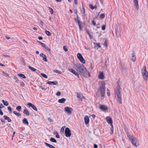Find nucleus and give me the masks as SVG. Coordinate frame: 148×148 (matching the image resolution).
<instances>
[{"label":"nucleus","instance_id":"f257e3e1","mask_svg":"<svg viewBox=\"0 0 148 148\" xmlns=\"http://www.w3.org/2000/svg\"><path fill=\"white\" fill-rule=\"evenodd\" d=\"M74 67L76 70L79 72L80 74L85 77H88V75L89 77H90V73L86 69L84 65L80 64H75Z\"/></svg>","mask_w":148,"mask_h":148},{"label":"nucleus","instance_id":"f03ea898","mask_svg":"<svg viewBox=\"0 0 148 148\" xmlns=\"http://www.w3.org/2000/svg\"><path fill=\"white\" fill-rule=\"evenodd\" d=\"M100 89L101 92V97H103L102 99H103L104 97L105 92V83L104 82H101L100 86Z\"/></svg>","mask_w":148,"mask_h":148},{"label":"nucleus","instance_id":"7ed1b4c3","mask_svg":"<svg viewBox=\"0 0 148 148\" xmlns=\"http://www.w3.org/2000/svg\"><path fill=\"white\" fill-rule=\"evenodd\" d=\"M131 141L132 145L135 147H137L139 145V140L135 138H134Z\"/></svg>","mask_w":148,"mask_h":148},{"label":"nucleus","instance_id":"20e7f679","mask_svg":"<svg viewBox=\"0 0 148 148\" xmlns=\"http://www.w3.org/2000/svg\"><path fill=\"white\" fill-rule=\"evenodd\" d=\"M65 133L66 137H69L71 136V131L69 128L66 127L65 129Z\"/></svg>","mask_w":148,"mask_h":148},{"label":"nucleus","instance_id":"39448f33","mask_svg":"<svg viewBox=\"0 0 148 148\" xmlns=\"http://www.w3.org/2000/svg\"><path fill=\"white\" fill-rule=\"evenodd\" d=\"M77 56L78 59L81 62H82L83 64H84L85 63L84 59L80 53H78L77 55Z\"/></svg>","mask_w":148,"mask_h":148},{"label":"nucleus","instance_id":"423d86ee","mask_svg":"<svg viewBox=\"0 0 148 148\" xmlns=\"http://www.w3.org/2000/svg\"><path fill=\"white\" fill-rule=\"evenodd\" d=\"M142 72L143 76V77L145 78L146 75L147 73V71L146 68L145 66H144L143 68L142 69Z\"/></svg>","mask_w":148,"mask_h":148},{"label":"nucleus","instance_id":"0eeeda50","mask_svg":"<svg viewBox=\"0 0 148 148\" xmlns=\"http://www.w3.org/2000/svg\"><path fill=\"white\" fill-rule=\"evenodd\" d=\"M64 109L66 112L69 114H71L72 111L73 110V109L69 107H65Z\"/></svg>","mask_w":148,"mask_h":148},{"label":"nucleus","instance_id":"6e6552de","mask_svg":"<svg viewBox=\"0 0 148 148\" xmlns=\"http://www.w3.org/2000/svg\"><path fill=\"white\" fill-rule=\"evenodd\" d=\"M68 70L69 71L73 73L77 77H79V76L78 73L74 69H73L68 68Z\"/></svg>","mask_w":148,"mask_h":148},{"label":"nucleus","instance_id":"1a4fd4ad","mask_svg":"<svg viewBox=\"0 0 148 148\" xmlns=\"http://www.w3.org/2000/svg\"><path fill=\"white\" fill-rule=\"evenodd\" d=\"M27 104L29 106V107H31L35 111H37V108L32 103H27Z\"/></svg>","mask_w":148,"mask_h":148},{"label":"nucleus","instance_id":"9d476101","mask_svg":"<svg viewBox=\"0 0 148 148\" xmlns=\"http://www.w3.org/2000/svg\"><path fill=\"white\" fill-rule=\"evenodd\" d=\"M99 108L103 111H105L108 109L107 106L104 105H101L99 106Z\"/></svg>","mask_w":148,"mask_h":148},{"label":"nucleus","instance_id":"9b49d317","mask_svg":"<svg viewBox=\"0 0 148 148\" xmlns=\"http://www.w3.org/2000/svg\"><path fill=\"white\" fill-rule=\"evenodd\" d=\"M40 56L43 58L42 60L47 62L48 61L46 56L43 53H41L40 54Z\"/></svg>","mask_w":148,"mask_h":148},{"label":"nucleus","instance_id":"f8f14e48","mask_svg":"<svg viewBox=\"0 0 148 148\" xmlns=\"http://www.w3.org/2000/svg\"><path fill=\"white\" fill-rule=\"evenodd\" d=\"M105 119L108 124H112V118L109 116L106 117Z\"/></svg>","mask_w":148,"mask_h":148},{"label":"nucleus","instance_id":"ddd939ff","mask_svg":"<svg viewBox=\"0 0 148 148\" xmlns=\"http://www.w3.org/2000/svg\"><path fill=\"white\" fill-rule=\"evenodd\" d=\"M121 88L119 86L117 88V90L116 92V94L117 97L121 96Z\"/></svg>","mask_w":148,"mask_h":148},{"label":"nucleus","instance_id":"4468645a","mask_svg":"<svg viewBox=\"0 0 148 148\" xmlns=\"http://www.w3.org/2000/svg\"><path fill=\"white\" fill-rule=\"evenodd\" d=\"M84 120L85 124L86 125L88 123L89 121V119L88 117L87 116H86L84 117Z\"/></svg>","mask_w":148,"mask_h":148},{"label":"nucleus","instance_id":"2eb2a0df","mask_svg":"<svg viewBox=\"0 0 148 148\" xmlns=\"http://www.w3.org/2000/svg\"><path fill=\"white\" fill-rule=\"evenodd\" d=\"M47 83L50 85H51L52 84L53 85H56L58 83V82L57 81H55L53 82L48 81Z\"/></svg>","mask_w":148,"mask_h":148},{"label":"nucleus","instance_id":"dca6fc26","mask_svg":"<svg viewBox=\"0 0 148 148\" xmlns=\"http://www.w3.org/2000/svg\"><path fill=\"white\" fill-rule=\"evenodd\" d=\"M134 2L136 6V9L138 10L139 9V6L138 0H134Z\"/></svg>","mask_w":148,"mask_h":148},{"label":"nucleus","instance_id":"f3484780","mask_svg":"<svg viewBox=\"0 0 148 148\" xmlns=\"http://www.w3.org/2000/svg\"><path fill=\"white\" fill-rule=\"evenodd\" d=\"M77 22L79 26V30L80 31L82 30V28L81 27V25L80 24V21L79 19V16L78 15H77Z\"/></svg>","mask_w":148,"mask_h":148},{"label":"nucleus","instance_id":"a211bd4d","mask_svg":"<svg viewBox=\"0 0 148 148\" xmlns=\"http://www.w3.org/2000/svg\"><path fill=\"white\" fill-rule=\"evenodd\" d=\"M99 77L100 79H103L104 78L103 73L102 72H100V74L99 75Z\"/></svg>","mask_w":148,"mask_h":148},{"label":"nucleus","instance_id":"6ab92c4d","mask_svg":"<svg viewBox=\"0 0 148 148\" xmlns=\"http://www.w3.org/2000/svg\"><path fill=\"white\" fill-rule=\"evenodd\" d=\"M131 59L132 61L133 62H134L136 61V55L134 52H133L132 54V58Z\"/></svg>","mask_w":148,"mask_h":148},{"label":"nucleus","instance_id":"aec40b11","mask_svg":"<svg viewBox=\"0 0 148 148\" xmlns=\"http://www.w3.org/2000/svg\"><path fill=\"white\" fill-rule=\"evenodd\" d=\"M94 48L96 49H98V48L101 47V45L99 43H94Z\"/></svg>","mask_w":148,"mask_h":148},{"label":"nucleus","instance_id":"412c9836","mask_svg":"<svg viewBox=\"0 0 148 148\" xmlns=\"http://www.w3.org/2000/svg\"><path fill=\"white\" fill-rule=\"evenodd\" d=\"M3 117L5 120H7L8 122H10L11 121V119L9 117L5 115H4L3 116Z\"/></svg>","mask_w":148,"mask_h":148},{"label":"nucleus","instance_id":"4be33fe9","mask_svg":"<svg viewBox=\"0 0 148 148\" xmlns=\"http://www.w3.org/2000/svg\"><path fill=\"white\" fill-rule=\"evenodd\" d=\"M66 100V99H65L62 98V99H59L58 100V102L60 103H63Z\"/></svg>","mask_w":148,"mask_h":148},{"label":"nucleus","instance_id":"5701e85b","mask_svg":"<svg viewBox=\"0 0 148 148\" xmlns=\"http://www.w3.org/2000/svg\"><path fill=\"white\" fill-rule=\"evenodd\" d=\"M23 123L27 125H28L29 124V123L27 119L26 118H24L23 120Z\"/></svg>","mask_w":148,"mask_h":148},{"label":"nucleus","instance_id":"b1692460","mask_svg":"<svg viewBox=\"0 0 148 148\" xmlns=\"http://www.w3.org/2000/svg\"><path fill=\"white\" fill-rule=\"evenodd\" d=\"M23 113L26 114L27 116H28L29 115V114L27 110V109H25L23 111Z\"/></svg>","mask_w":148,"mask_h":148},{"label":"nucleus","instance_id":"393cba45","mask_svg":"<svg viewBox=\"0 0 148 148\" xmlns=\"http://www.w3.org/2000/svg\"><path fill=\"white\" fill-rule=\"evenodd\" d=\"M45 144L50 148H55L53 145L49 144L47 143H45Z\"/></svg>","mask_w":148,"mask_h":148},{"label":"nucleus","instance_id":"a878e982","mask_svg":"<svg viewBox=\"0 0 148 148\" xmlns=\"http://www.w3.org/2000/svg\"><path fill=\"white\" fill-rule=\"evenodd\" d=\"M127 136L129 138V139L131 141L134 137L132 135L127 134Z\"/></svg>","mask_w":148,"mask_h":148},{"label":"nucleus","instance_id":"bb28decb","mask_svg":"<svg viewBox=\"0 0 148 148\" xmlns=\"http://www.w3.org/2000/svg\"><path fill=\"white\" fill-rule=\"evenodd\" d=\"M17 75L25 79L26 78V76L23 74H18Z\"/></svg>","mask_w":148,"mask_h":148},{"label":"nucleus","instance_id":"cd10ccee","mask_svg":"<svg viewBox=\"0 0 148 148\" xmlns=\"http://www.w3.org/2000/svg\"><path fill=\"white\" fill-rule=\"evenodd\" d=\"M77 97L78 98L80 99H82L83 97V96L82 94H79V93H77Z\"/></svg>","mask_w":148,"mask_h":148},{"label":"nucleus","instance_id":"c85d7f7f","mask_svg":"<svg viewBox=\"0 0 148 148\" xmlns=\"http://www.w3.org/2000/svg\"><path fill=\"white\" fill-rule=\"evenodd\" d=\"M2 102L3 103L4 105L5 106H7L8 105L9 103L7 101H5L4 100H2Z\"/></svg>","mask_w":148,"mask_h":148},{"label":"nucleus","instance_id":"c756f323","mask_svg":"<svg viewBox=\"0 0 148 148\" xmlns=\"http://www.w3.org/2000/svg\"><path fill=\"white\" fill-rule=\"evenodd\" d=\"M28 68L33 71L34 72L36 71V69L30 66H28Z\"/></svg>","mask_w":148,"mask_h":148},{"label":"nucleus","instance_id":"7c9ffc66","mask_svg":"<svg viewBox=\"0 0 148 148\" xmlns=\"http://www.w3.org/2000/svg\"><path fill=\"white\" fill-rule=\"evenodd\" d=\"M50 140L52 142L56 143L57 142V141L56 139L53 137L51 138L50 139Z\"/></svg>","mask_w":148,"mask_h":148},{"label":"nucleus","instance_id":"2f4dec72","mask_svg":"<svg viewBox=\"0 0 148 148\" xmlns=\"http://www.w3.org/2000/svg\"><path fill=\"white\" fill-rule=\"evenodd\" d=\"M118 100L120 104H121L122 103V98L121 96H120L117 97Z\"/></svg>","mask_w":148,"mask_h":148},{"label":"nucleus","instance_id":"473e14b6","mask_svg":"<svg viewBox=\"0 0 148 148\" xmlns=\"http://www.w3.org/2000/svg\"><path fill=\"white\" fill-rule=\"evenodd\" d=\"M89 7L92 10L97 8V7L96 6L94 7L93 6V5L92 4H90Z\"/></svg>","mask_w":148,"mask_h":148},{"label":"nucleus","instance_id":"72a5a7b5","mask_svg":"<svg viewBox=\"0 0 148 148\" xmlns=\"http://www.w3.org/2000/svg\"><path fill=\"white\" fill-rule=\"evenodd\" d=\"M13 113L16 115L17 116H21V114L18 112H17L16 111H14L13 112Z\"/></svg>","mask_w":148,"mask_h":148},{"label":"nucleus","instance_id":"f704fd0d","mask_svg":"<svg viewBox=\"0 0 148 148\" xmlns=\"http://www.w3.org/2000/svg\"><path fill=\"white\" fill-rule=\"evenodd\" d=\"M21 106H18L16 107V109L18 111L20 112L21 111Z\"/></svg>","mask_w":148,"mask_h":148},{"label":"nucleus","instance_id":"c9c22d12","mask_svg":"<svg viewBox=\"0 0 148 148\" xmlns=\"http://www.w3.org/2000/svg\"><path fill=\"white\" fill-rule=\"evenodd\" d=\"M53 72L59 74H61L62 72L57 70H55L53 71Z\"/></svg>","mask_w":148,"mask_h":148},{"label":"nucleus","instance_id":"e433bc0d","mask_svg":"<svg viewBox=\"0 0 148 148\" xmlns=\"http://www.w3.org/2000/svg\"><path fill=\"white\" fill-rule=\"evenodd\" d=\"M14 79L15 80V82L16 83H18V82L19 81V79H18V78H17V77L16 76H14Z\"/></svg>","mask_w":148,"mask_h":148},{"label":"nucleus","instance_id":"4c0bfd02","mask_svg":"<svg viewBox=\"0 0 148 148\" xmlns=\"http://www.w3.org/2000/svg\"><path fill=\"white\" fill-rule=\"evenodd\" d=\"M41 76H42V77H44V78H47V75L44 73H41Z\"/></svg>","mask_w":148,"mask_h":148},{"label":"nucleus","instance_id":"58836bf2","mask_svg":"<svg viewBox=\"0 0 148 148\" xmlns=\"http://www.w3.org/2000/svg\"><path fill=\"white\" fill-rule=\"evenodd\" d=\"M46 34L48 36H50L51 35V33L49 31H45Z\"/></svg>","mask_w":148,"mask_h":148},{"label":"nucleus","instance_id":"ea45409f","mask_svg":"<svg viewBox=\"0 0 148 148\" xmlns=\"http://www.w3.org/2000/svg\"><path fill=\"white\" fill-rule=\"evenodd\" d=\"M44 48L46 49L47 50H48V51H51V49L49 47H48L47 46H45V47H44Z\"/></svg>","mask_w":148,"mask_h":148},{"label":"nucleus","instance_id":"a19ab883","mask_svg":"<svg viewBox=\"0 0 148 148\" xmlns=\"http://www.w3.org/2000/svg\"><path fill=\"white\" fill-rule=\"evenodd\" d=\"M100 17L102 19L103 18L105 17V14H101L100 15Z\"/></svg>","mask_w":148,"mask_h":148},{"label":"nucleus","instance_id":"79ce46f5","mask_svg":"<svg viewBox=\"0 0 148 148\" xmlns=\"http://www.w3.org/2000/svg\"><path fill=\"white\" fill-rule=\"evenodd\" d=\"M121 66L122 70H125L127 68V67L125 65H121Z\"/></svg>","mask_w":148,"mask_h":148},{"label":"nucleus","instance_id":"37998d69","mask_svg":"<svg viewBox=\"0 0 148 148\" xmlns=\"http://www.w3.org/2000/svg\"><path fill=\"white\" fill-rule=\"evenodd\" d=\"M86 31L87 32V34L90 37V38H92V35H91V34H90L89 32L87 30H86Z\"/></svg>","mask_w":148,"mask_h":148},{"label":"nucleus","instance_id":"c03bdc74","mask_svg":"<svg viewBox=\"0 0 148 148\" xmlns=\"http://www.w3.org/2000/svg\"><path fill=\"white\" fill-rule=\"evenodd\" d=\"M63 49L64 50V51L65 52H66L68 51V49H67L66 46H64L63 47Z\"/></svg>","mask_w":148,"mask_h":148},{"label":"nucleus","instance_id":"a18cd8bd","mask_svg":"<svg viewBox=\"0 0 148 148\" xmlns=\"http://www.w3.org/2000/svg\"><path fill=\"white\" fill-rule=\"evenodd\" d=\"M38 42L39 43H40L41 44V45L42 46L44 47H45V46H46V45L44 43L42 42H39V41Z\"/></svg>","mask_w":148,"mask_h":148},{"label":"nucleus","instance_id":"49530a36","mask_svg":"<svg viewBox=\"0 0 148 148\" xmlns=\"http://www.w3.org/2000/svg\"><path fill=\"white\" fill-rule=\"evenodd\" d=\"M8 110L10 111V114L11 113H12V108L11 107L9 106L8 108Z\"/></svg>","mask_w":148,"mask_h":148},{"label":"nucleus","instance_id":"de8ad7c7","mask_svg":"<svg viewBox=\"0 0 148 148\" xmlns=\"http://www.w3.org/2000/svg\"><path fill=\"white\" fill-rule=\"evenodd\" d=\"M21 85L22 87H24L25 86V84L23 82H20Z\"/></svg>","mask_w":148,"mask_h":148},{"label":"nucleus","instance_id":"09e8293b","mask_svg":"<svg viewBox=\"0 0 148 148\" xmlns=\"http://www.w3.org/2000/svg\"><path fill=\"white\" fill-rule=\"evenodd\" d=\"M49 9L50 10V12L51 14H52L53 13V10L51 8H49Z\"/></svg>","mask_w":148,"mask_h":148},{"label":"nucleus","instance_id":"8fccbe9b","mask_svg":"<svg viewBox=\"0 0 148 148\" xmlns=\"http://www.w3.org/2000/svg\"><path fill=\"white\" fill-rule=\"evenodd\" d=\"M48 120L51 123H53V121L50 118H48Z\"/></svg>","mask_w":148,"mask_h":148},{"label":"nucleus","instance_id":"3c124183","mask_svg":"<svg viewBox=\"0 0 148 148\" xmlns=\"http://www.w3.org/2000/svg\"><path fill=\"white\" fill-rule=\"evenodd\" d=\"M106 29V26L104 25H103L101 27V29L103 30H104Z\"/></svg>","mask_w":148,"mask_h":148},{"label":"nucleus","instance_id":"603ef678","mask_svg":"<svg viewBox=\"0 0 148 148\" xmlns=\"http://www.w3.org/2000/svg\"><path fill=\"white\" fill-rule=\"evenodd\" d=\"M61 94V93L60 92H59V91H58V92H57L56 93V95L57 96H60Z\"/></svg>","mask_w":148,"mask_h":148},{"label":"nucleus","instance_id":"864d4df0","mask_svg":"<svg viewBox=\"0 0 148 148\" xmlns=\"http://www.w3.org/2000/svg\"><path fill=\"white\" fill-rule=\"evenodd\" d=\"M108 61V59H105V65L106 66H107V61Z\"/></svg>","mask_w":148,"mask_h":148},{"label":"nucleus","instance_id":"5fc2aeb1","mask_svg":"<svg viewBox=\"0 0 148 148\" xmlns=\"http://www.w3.org/2000/svg\"><path fill=\"white\" fill-rule=\"evenodd\" d=\"M92 24L94 26H95L96 25V22H95V21L94 20H93L92 21Z\"/></svg>","mask_w":148,"mask_h":148},{"label":"nucleus","instance_id":"6e6d98bb","mask_svg":"<svg viewBox=\"0 0 148 148\" xmlns=\"http://www.w3.org/2000/svg\"><path fill=\"white\" fill-rule=\"evenodd\" d=\"M103 45L105 47H107V45L106 43V40L105 42L103 43Z\"/></svg>","mask_w":148,"mask_h":148},{"label":"nucleus","instance_id":"4d7b16f0","mask_svg":"<svg viewBox=\"0 0 148 148\" xmlns=\"http://www.w3.org/2000/svg\"><path fill=\"white\" fill-rule=\"evenodd\" d=\"M82 11H83V13L84 14L85 12V8L83 6H82Z\"/></svg>","mask_w":148,"mask_h":148},{"label":"nucleus","instance_id":"13d9d810","mask_svg":"<svg viewBox=\"0 0 148 148\" xmlns=\"http://www.w3.org/2000/svg\"><path fill=\"white\" fill-rule=\"evenodd\" d=\"M110 130L112 131V132L110 133V134H112L113 132V127H111L110 128Z\"/></svg>","mask_w":148,"mask_h":148},{"label":"nucleus","instance_id":"bf43d9fd","mask_svg":"<svg viewBox=\"0 0 148 148\" xmlns=\"http://www.w3.org/2000/svg\"><path fill=\"white\" fill-rule=\"evenodd\" d=\"M0 115H3V113L2 112L1 110L0 109Z\"/></svg>","mask_w":148,"mask_h":148},{"label":"nucleus","instance_id":"052dcab7","mask_svg":"<svg viewBox=\"0 0 148 148\" xmlns=\"http://www.w3.org/2000/svg\"><path fill=\"white\" fill-rule=\"evenodd\" d=\"M4 107V106H3L2 104L1 103L0 104V108H2Z\"/></svg>","mask_w":148,"mask_h":148},{"label":"nucleus","instance_id":"680f3d73","mask_svg":"<svg viewBox=\"0 0 148 148\" xmlns=\"http://www.w3.org/2000/svg\"><path fill=\"white\" fill-rule=\"evenodd\" d=\"M145 77H147V78L146 79V80L148 81V73H147V75L145 76Z\"/></svg>","mask_w":148,"mask_h":148},{"label":"nucleus","instance_id":"e2e57ef3","mask_svg":"<svg viewBox=\"0 0 148 148\" xmlns=\"http://www.w3.org/2000/svg\"><path fill=\"white\" fill-rule=\"evenodd\" d=\"M23 136L22 134H20L19 136V138L21 139H23Z\"/></svg>","mask_w":148,"mask_h":148},{"label":"nucleus","instance_id":"0e129e2a","mask_svg":"<svg viewBox=\"0 0 148 148\" xmlns=\"http://www.w3.org/2000/svg\"><path fill=\"white\" fill-rule=\"evenodd\" d=\"M94 148H97V147H98L97 145L96 144H94Z\"/></svg>","mask_w":148,"mask_h":148},{"label":"nucleus","instance_id":"69168bd1","mask_svg":"<svg viewBox=\"0 0 148 148\" xmlns=\"http://www.w3.org/2000/svg\"><path fill=\"white\" fill-rule=\"evenodd\" d=\"M56 137L57 138H60V136L59 135L58 133H57V134L56 135Z\"/></svg>","mask_w":148,"mask_h":148},{"label":"nucleus","instance_id":"338daca9","mask_svg":"<svg viewBox=\"0 0 148 148\" xmlns=\"http://www.w3.org/2000/svg\"><path fill=\"white\" fill-rule=\"evenodd\" d=\"M40 87L43 90H46V88L43 87V86H40Z\"/></svg>","mask_w":148,"mask_h":148},{"label":"nucleus","instance_id":"774afa93","mask_svg":"<svg viewBox=\"0 0 148 148\" xmlns=\"http://www.w3.org/2000/svg\"><path fill=\"white\" fill-rule=\"evenodd\" d=\"M0 120L3 123H5V121L3 120V119L2 118H1L0 119Z\"/></svg>","mask_w":148,"mask_h":148}]
</instances>
